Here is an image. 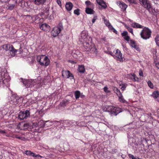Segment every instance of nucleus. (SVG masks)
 I'll use <instances>...</instances> for the list:
<instances>
[{
	"instance_id": "nucleus-1",
	"label": "nucleus",
	"mask_w": 159,
	"mask_h": 159,
	"mask_svg": "<svg viewBox=\"0 0 159 159\" xmlns=\"http://www.w3.org/2000/svg\"><path fill=\"white\" fill-rule=\"evenodd\" d=\"M79 40L83 43V46L86 51L94 55H96L97 51L94 44L92 43V38L88 36V33L83 31L80 34Z\"/></svg>"
},
{
	"instance_id": "nucleus-2",
	"label": "nucleus",
	"mask_w": 159,
	"mask_h": 159,
	"mask_svg": "<svg viewBox=\"0 0 159 159\" xmlns=\"http://www.w3.org/2000/svg\"><path fill=\"white\" fill-rule=\"evenodd\" d=\"M2 47L6 51H9L8 55L10 57L15 56L17 51V50L15 49L11 44H5L2 46Z\"/></svg>"
},
{
	"instance_id": "nucleus-3",
	"label": "nucleus",
	"mask_w": 159,
	"mask_h": 159,
	"mask_svg": "<svg viewBox=\"0 0 159 159\" xmlns=\"http://www.w3.org/2000/svg\"><path fill=\"white\" fill-rule=\"evenodd\" d=\"M37 60L42 66H47L49 64V59L47 56L44 55L38 56L37 57Z\"/></svg>"
},
{
	"instance_id": "nucleus-4",
	"label": "nucleus",
	"mask_w": 159,
	"mask_h": 159,
	"mask_svg": "<svg viewBox=\"0 0 159 159\" xmlns=\"http://www.w3.org/2000/svg\"><path fill=\"white\" fill-rule=\"evenodd\" d=\"M151 34V31L147 27H145L143 28L140 35L142 38L146 40L150 37Z\"/></svg>"
},
{
	"instance_id": "nucleus-5",
	"label": "nucleus",
	"mask_w": 159,
	"mask_h": 159,
	"mask_svg": "<svg viewBox=\"0 0 159 159\" xmlns=\"http://www.w3.org/2000/svg\"><path fill=\"white\" fill-rule=\"evenodd\" d=\"M30 116V113L28 110H26L25 111L20 112L18 115V117L20 120H23L25 119H26Z\"/></svg>"
},
{
	"instance_id": "nucleus-6",
	"label": "nucleus",
	"mask_w": 159,
	"mask_h": 159,
	"mask_svg": "<svg viewBox=\"0 0 159 159\" xmlns=\"http://www.w3.org/2000/svg\"><path fill=\"white\" fill-rule=\"evenodd\" d=\"M39 124H37L36 123L30 122L28 123H25L22 124L21 125L23 128L21 129L23 130H25L29 128H34V127H37Z\"/></svg>"
},
{
	"instance_id": "nucleus-7",
	"label": "nucleus",
	"mask_w": 159,
	"mask_h": 159,
	"mask_svg": "<svg viewBox=\"0 0 159 159\" xmlns=\"http://www.w3.org/2000/svg\"><path fill=\"white\" fill-rule=\"evenodd\" d=\"M22 98H20L19 97H17L15 95H12L11 97V100L10 102L13 105H16L19 102H21Z\"/></svg>"
},
{
	"instance_id": "nucleus-8",
	"label": "nucleus",
	"mask_w": 159,
	"mask_h": 159,
	"mask_svg": "<svg viewBox=\"0 0 159 159\" xmlns=\"http://www.w3.org/2000/svg\"><path fill=\"white\" fill-rule=\"evenodd\" d=\"M114 58L118 61H123V57H122V54L121 52L118 49H117L115 54L113 55Z\"/></svg>"
},
{
	"instance_id": "nucleus-9",
	"label": "nucleus",
	"mask_w": 159,
	"mask_h": 159,
	"mask_svg": "<svg viewBox=\"0 0 159 159\" xmlns=\"http://www.w3.org/2000/svg\"><path fill=\"white\" fill-rule=\"evenodd\" d=\"M62 76L64 78H70L71 80L74 79L73 75L68 70H63L62 71Z\"/></svg>"
},
{
	"instance_id": "nucleus-10",
	"label": "nucleus",
	"mask_w": 159,
	"mask_h": 159,
	"mask_svg": "<svg viewBox=\"0 0 159 159\" xmlns=\"http://www.w3.org/2000/svg\"><path fill=\"white\" fill-rule=\"evenodd\" d=\"M62 29V27L61 26L54 27L52 31V35L54 37H56L59 34Z\"/></svg>"
},
{
	"instance_id": "nucleus-11",
	"label": "nucleus",
	"mask_w": 159,
	"mask_h": 159,
	"mask_svg": "<svg viewBox=\"0 0 159 159\" xmlns=\"http://www.w3.org/2000/svg\"><path fill=\"white\" fill-rule=\"evenodd\" d=\"M125 77L128 80H131L134 82L138 81L139 78L134 73L129 74L126 75Z\"/></svg>"
},
{
	"instance_id": "nucleus-12",
	"label": "nucleus",
	"mask_w": 159,
	"mask_h": 159,
	"mask_svg": "<svg viewBox=\"0 0 159 159\" xmlns=\"http://www.w3.org/2000/svg\"><path fill=\"white\" fill-rule=\"evenodd\" d=\"M140 4L145 8L149 9L151 7V5L148 0H139Z\"/></svg>"
},
{
	"instance_id": "nucleus-13",
	"label": "nucleus",
	"mask_w": 159,
	"mask_h": 159,
	"mask_svg": "<svg viewBox=\"0 0 159 159\" xmlns=\"http://www.w3.org/2000/svg\"><path fill=\"white\" fill-rule=\"evenodd\" d=\"M111 110L110 111L112 113H114L115 116L117 115L121 111V109L120 108L112 106H111L108 107Z\"/></svg>"
},
{
	"instance_id": "nucleus-14",
	"label": "nucleus",
	"mask_w": 159,
	"mask_h": 159,
	"mask_svg": "<svg viewBox=\"0 0 159 159\" xmlns=\"http://www.w3.org/2000/svg\"><path fill=\"white\" fill-rule=\"evenodd\" d=\"M27 18V19H29L30 22L32 23L36 21H37L36 23H39V21L40 20V19L37 15H35L33 16H28Z\"/></svg>"
},
{
	"instance_id": "nucleus-15",
	"label": "nucleus",
	"mask_w": 159,
	"mask_h": 159,
	"mask_svg": "<svg viewBox=\"0 0 159 159\" xmlns=\"http://www.w3.org/2000/svg\"><path fill=\"white\" fill-rule=\"evenodd\" d=\"M40 28L44 31H48L50 29L49 25L46 23H44L39 25Z\"/></svg>"
},
{
	"instance_id": "nucleus-16",
	"label": "nucleus",
	"mask_w": 159,
	"mask_h": 159,
	"mask_svg": "<svg viewBox=\"0 0 159 159\" xmlns=\"http://www.w3.org/2000/svg\"><path fill=\"white\" fill-rule=\"evenodd\" d=\"M24 85L26 88L30 87V86L33 85V82L31 80H24L22 81Z\"/></svg>"
},
{
	"instance_id": "nucleus-17",
	"label": "nucleus",
	"mask_w": 159,
	"mask_h": 159,
	"mask_svg": "<svg viewBox=\"0 0 159 159\" xmlns=\"http://www.w3.org/2000/svg\"><path fill=\"white\" fill-rule=\"evenodd\" d=\"M116 3L117 4L121 9L122 11H125L126 10V9L127 7V5L124 2H122L119 1L117 2Z\"/></svg>"
},
{
	"instance_id": "nucleus-18",
	"label": "nucleus",
	"mask_w": 159,
	"mask_h": 159,
	"mask_svg": "<svg viewBox=\"0 0 159 159\" xmlns=\"http://www.w3.org/2000/svg\"><path fill=\"white\" fill-rule=\"evenodd\" d=\"M4 77L2 78V80L3 83L6 84L9 82L10 79L7 73H4Z\"/></svg>"
},
{
	"instance_id": "nucleus-19",
	"label": "nucleus",
	"mask_w": 159,
	"mask_h": 159,
	"mask_svg": "<svg viewBox=\"0 0 159 159\" xmlns=\"http://www.w3.org/2000/svg\"><path fill=\"white\" fill-rule=\"evenodd\" d=\"M73 7V5L71 2H67L66 3L65 5V7L66 10L68 11H70Z\"/></svg>"
},
{
	"instance_id": "nucleus-20",
	"label": "nucleus",
	"mask_w": 159,
	"mask_h": 159,
	"mask_svg": "<svg viewBox=\"0 0 159 159\" xmlns=\"http://www.w3.org/2000/svg\"><path fill=\"white\" fill-rule=\"evenodd\" d=\"M131 25L134 28H143V26L136 22H134L131 24Z\"/></svg>"
},
{
	"instance_id": "nucleus-21",
	"label": "nucleus",
	"mask_w": 159,
	"mask_h": 159,
	"mask_svg": "<svg viewBox=\"0 0 159 159\" xmlns=\"http://www.w3.org/2000/svg\"><path fill=\"white\" fill-rule=\"evenodd\" d=\"M97 3L102 7L105 8L107 7V5L105 2L102 0H96Z\"/></svg>"
},
{
	"instance_id": "nucleus-22",
	"label": "nucleus",
	"mask_w": 159,
	"mask_h": 159,
	"mask_svg": "<svg viewBox=\"0 0 159 159\" xmlns=\"http://www.w3.org/2000/svg\"><path fill=\"white\" fill-rule=\"evenodd\" d=\"M102 18L104 20L105 24L107 27H108L109 29L113 28L112 26L111 25V24L110 23L109 21L108 20L105 19L104 16H103Z\"/></svg>"
},
{
	"instance_id": "nucleus-23",
	"label": "nucleus",
	"mask_w": 159,
	"mask_h": 159,
	"mask_svg": "<svg viewBox=\"0 0 159 159\" xmlns=\"http://www.w3.org/2000/svg\"><path fill=\"white\" fill-rule=\"evenodd\" d=\"M45 2L46 0H34V3L37 5H42Z\"/></svg>"
},
{
	"instance_id": "nucleus-24",
	"label": "nucleus",
	"mask_w": 159,
	"mask_h": 159,
	"mask_svg": "<svg viewBox=\"0 0 159 159\" xmlns=\"http://www.w3.org/2000/svg\"><path fill=\"white\" fill-rule=\"evenodd\" d=\"M24 154L27 156L30 157H34V156L35 155V153H34L29 150H26L24 152Z\"/></svg>"
},
{
	"instance_id": "nucleus-25",
	"label": "nucleus",
	"mask_w": 159,
	"mask_h": 159,
	"mask_svg": "<svg viewBox=\"0 0 159 159\" xmlns=\"http://www.w3.org/2000/svg\"><path fill=\"white\" fill-rule=\"evenodd\" d=\"M85 12L88 14H92L94 13V11L91 8L87 7L85 9Z\"/></svg>"
},
{
	"instance_id": "nucleus-26",
	"label": "nucleus",
	"mask_w": 159,
	"mask_h": 159,
	"mask_svg": "<svg viewBox=\"0 0 159 159\" xmlns=\"http://www.w3.org/2000/svg\"><path fill=\"white\" fill-rule=\"evenodd\" d=\"M78 70L80 72L82 73H84L85 70L84 67L83 65L79 66Z\"/></svg>"
},
{
	"instance_id": "nucleus-27",
	"label": "nucleus",
	"mask_w": 159,
	"mask_h": 159,
	"mask_svg": "<svg viewBox=\"0 0 159 159\" xmlns=\"http://www.w3.org/2000/svg\"><path fill=\"white\" fill-rule=\"evenodd\" d=\"M117 96L118 97L119 100L120 102L123 103L125 102V100L124 99L121 93Z\"/></svg>"
},
{
	"instance_id": "nucleus-28",
	"label": "nucleus",
	"mask_w": 159,
	"mask_h": 159,
	"mask_svg": "<svg viewBox=\"0 0 159 159\" xmlns=\"http://www.w3.org/2000/svg\"><path fill=\"white\" fill-rule=\"evenodd\" d=\"M74 95L76 99L79 98L80 96V93L79 91H76L74 92Z\"/></svg>"
},
{
	"instance_id": "nucleus-29",
	"label": "nucleus",
	"mask_w": 159,
	"mask_h": 159,
	"mask_svg": "<svg viewBox=\"0 0 159 159\" xmlns=\"http://www.w3.org/2000/svg\"><path fill=\"white\" fill-rule=\"evenodd\" d=\"M125 27L126 28V29L128 30L129 32L131 33L133 35H134L133 29L131 27L127 25H125Z\"/></svg>"
},
{
	"instance_id": "nucleus-30",
	"label": "nucleus",
	"mask_w": 159,
	"mask_h": 159,
	"mask_svg": "<svg viewBox=\"0 0 159 159\" xmlns=\"http://www.w3.org/2000/svg\"><path fill=\"white\" fill-rule=\"evenodd\" d=\"M49 8L48 7H46L45 8V10H44V13L46 15V18H47L48 16L49 15Z\"/></svg>"
},
{
	"instance_id": "nucleus-31",
	"label": "nucleus",
	"mask_w": 159,
	"mask_h": 159,
	"mask_svg": "<svg viewBox=\"0 0 159 159\" xmlns=\"http://www.w3.org/2000/svg\"><path fill=\"white\" fill-rule=\"evenodd\" d=\"M152 96L155 99H156L159 97V93L157 91L154 92L152 93Z\"/></svg>"
},
{
	"instance_id": "nucleus-32",
	"label": "nucleus",
	"mask_w": 159,
	"mask_h": 159,
	"mask_svg": "<svg viewBox=\"0 0 159 159\" xmlns=\"http://www.w3.org/2000/svg\"><path fill=\"white\" fill-rule=\"evenodd\" d=\"M85 4L87 7L90 6L92 7H94V5L89 1H87L85 2Z\"/></svg>"
},
{
	"instance_id": "nucleus-33",
	"label": "nucleus",
	"mask_w": 159,
	"mask_h": 159,
	"mask_svg": "<svg viewBox=\"0 0 159 159\" xmlns=\"http://www.w3.org/2000/svg\"><path fill=\"white\" fill-rule=\"evenodd\" d=\"M130 44L131 46L135 49L137 48V46L136 45L135 42L133 40H130Z\"/></svg>"
},
{
	"instance_id": "nucleus-34",
	"label": "nucleus",
	"mask_w": 159,
	"mask_h": 159,
	"mask_svg": "<svg viewBox=\"0 0 159 159\" xmlns=\"http://www.w3.org/2000/svg\"><path fill=\"white\" fill-rule=\"evenodd\" d=\"M114 92L116 93L117 95H120V93H121L120 92V90H119L116 87H114L113 89Z\"/></svg>"
},
{
	"instance_id": "nucleus-35",
	"label": "nucleus",
	"mask_w": 159,
	"mask_h": 159,
	"mask_svg": "<svg viewBox=\"0 0 159 159\" xmlns=\"http://www.w3.org/2000/svg\"><path fill=\"white\" fill-rule=\"evenodd\" d=\"M148 84L150 88L153 89V85L150 81L149 80L148 82Z\"/></svg>"
},
{
	"instance_id": "nucleus-36",
	"label": "nucleus",
	"mask_w": 159,
	"mask_h": 159,
	"mask_svg": "<svg viewBox=\"0 0 159 159\" xmlns=\"http://www.w3.org/2000/svg\"><path fill=\"white\" fill-rule=\"evenodd\" d=\"M155 40L157 45L159 46V36H157L156 37Z\"/></svg>"
},
{
	"instance_id": "nucleus-37",
	"label": "nucleus",
	"mask_w": 159,
	"mask_h": 159,
	"mask_svg": "<svg viewBox=\"0 0 159 159\" xmlns=\"http://www.w3.org/2000/svg\"><path fill=\"white\" fill-rule=\"evenodd\" d=\"M129 157L132 159H142L141 158H139L138 157H134L133 155L130 154L129 155Z\"/></svg>"
},
{
	"instance_id": "nucleus-38",
	"label": "nucleus",
	"mask_w": 159,
	"mask_h": 159,
	"mask_svg": "<svg viewBox=\"0 0 159 159\" xmlns=\"http://www.w3.org/2000/svg\"><path fill=\"white\" fill-rule=\"evenodd\" d=\"M80 10L79 9H77L74 11V12L75 14L77 15H79L80 14Z\"/></svg>"
},
{
	"instance_id": "nucleus-39",
	"label": "nucleus",
	"mask_w": 159,
	"mask_h": 159,
	"mask_svg": "<svg viewBox=\"0 0 159 159\" xmlns=\"http://www.w3.org/2000/svg\"><path fill=\"white\" fill-rule=\"evenodd\" d=\"M120 86H121V89L122 90H125V88L126 87V84H122L121 85H120Z\"/></svg>"
},
{
	"instance_id": "nucleus-40",
	"label": "nucleus",
	"mask_w": 159,
	"mask_h": 159,
	"mask_svg": "<svg viewBox=\"0 0 159 159\" xmlns=\"http://www.w3.org/2000/svg\"><path fill=\"white\" fill-rule=\"evenodd\" d=\"M103 90L106 93H108L110 92V91L108 90V88L107 86H105Z\"/></svg>"
},
{
	"instance_id": "nucleus-41",
	"label": "nucleus",
	"mask_w": 159,
	"mask_h": 159,
	"mask_svg": "<svg viewBox=\"0 0 159 159\" xmlns=\"http://www.w3.org/2000/svg\"><path fill=\"white\" fill-rule=\"evenodd\" d=\"M40 124V127H43L45 126V123H44L43 121H40L38 123V124Z\"/></svg>"
},
{
	"instance_id": "nucleus-42",
	"label": "nucleus",
	"mask_w": 159,
	"mask_h": 159,
	"mask_svg": "<svg viewBox=\"0 0 159 159\" xmlns=\"http://www.w3.org/2000/svg\"><path fill=\"white\" fill-rule=\"evenodd\" d=\"M124 38L125 40L127 41H129L130 39V37L128 35L124 37Z\"/></svg>"
},
{
	"instance_id": "nucleus-43",
	"label": "nucleus",
	"mask_w": 159,
	"mask_h": 159,
	"mask_svg": "<svg viewBox=\"0 0 159 159\" xmlns=\"http://www.w3.org/2000/svg\"><path fill=\"white\" fill-rule=\"evenodd\" d=\"M128 34V33L126 31H124L121 34L122 35L123 37H124L127 35Z\"/></svg>"
},
{
	"instance_id": "nucleus-44",
	"label": "nucleus",
	"mask_w": 159,
	"mask_h": 159,
	"mask_svg": "<svg viewBox=\"0 0 159 159\" xmlns=\"http://www.w3.org/2000/svg\"><path fill=\"white\" fill-rule=\"evenodd\" d=\"M125 1H128V2L130 3H135V1L134 0H125Z\"/></svg>"
},
{
	"instance_id": "nucleus-45",
	"label": "nucleus",
	"mask_w": 159,
	"mask_h": 159,
	"mask_svg": "<svg viewBox=\"0 0 159 159\" xmlns=\"http://www.w3.org/2000/svg\"><path fill=\"white\" fill-rule=\"evenodd\" d=\"M97 17L96 16H94L93 17V18L92 20V22L93 23H94L95 22V20L97 19Z\"/></svg>"
},
{
	"instance_id": "nucleus-46",
	"label": "nucleus",
	"mask_w": 159,
	"mask_h": 159,
	"mask_svg": "<svg viewBox=\"0 0 159 159\" xmlns=\"http://www.w3.org/2000/svg\"><path fill=\"white\" fill-rule=\"evenodd\" d=\"M112 28H109V29L110 30H113V32L115 34H117V31L113 27V26Z\"/></svg>"
},
{
	"instance_id": "nucleus-47",
	"label": "nucleus",
	"mask_w": 159,
	"mask_h": 159,
	"mask_svg": "<svg viewBox=\"0 0 159 159\" xmlns=\"http://www.w3.org/2000/svg\"><path fill=\"white\" fill-rule=\"evenodd\" d=\"M139 74L140 76H143V72L141 70H139Z\"/></svg>"
},
{
	"instance_id": "nucleus-48",
	"label": "nucleus",
	"mask_w": 159,
	"mask_h": 159,
	"mask_svg": "<svg viewBox=\"0 0 159 159\" xmlns=\"http://www.w3.org/2000/svg\"><path fill=\"white\" fill-rule=\"evenodd\" d=\"M57 4L60 6H61V2L60 0H57Z\"/></svg>"
},
{
	"instance_id": "nucleus-49",
	"label": "nucleus",
	"mask_w": 159,
	"mask_h": 159,
	"mask_svg": "<svg viewBox=\"0 0 159 159\" xmlns=\"http://www.w3.org/2000/svg\"><path fill=\"white\" fill-rule=\"evenodd\" d=\"M34 157H40V158L42 157L40 155H38V154H36L35 153V155H34Z\"/></svg>"
},
{
	"instance_id": "nucleus-50",
	"label": "nucleus",
	"mask_w": 159,
	"mask_h": 159,
	"mask_svg": "<svg viewBox=\"0 0 159 159\" xmlns=\"http://www.w3.org/2000/svg\"><path fill=\"white\" fill-rule=\"evenodd\" d=\"M27 102H28L29 103H32L33 102L32 101V99H29L27 100Z\"/></svg>"
},
{
	"instance_id": "nucleus-51",
	"label": "nucleus",
	"mask_w": 159,
	"mask_h": 159,
	"mask_svg": "<svg viewBox=\"0 0 159 159\" xmlns=\"http://www.w3.org/2000/svg\"><path fill=\"white\" fill-rule=\"evenodd\" d=\"M14 6H15V5H12L11 6H10L9 7V9H10V10H12V9L14 7Z\"/></svg>"
},
{
	"instance_id": "nucleus-52",
	"label": "nucleus",
	"mask_w": 159,
	"mask_h": 159,
	"mask_svg": "<svg viewBox=\"0 0 159 159\" xmlns=\"http://www.w3.org/2000/svg\"><path fill=\"white\" fill-rule=\"evenodd\" d=\"M107 53L111 55L112 56H113L114 54L111 51H108Z\"/></svg>"
},
{
	"instance_id": "nucleus-53",
	"label": "nucleus",
	"mask_w": 159,
	"mask_h": 159,
	"mask_svg": "<svg viewBox=\"0 0 159 159\" xmlns=\"http://www.w3.org/2000/svg\"><path fill=\"white\" fill-rule=\"evenodd\" d=\"M156 66L157 68L159 69V62L156 63Z\"/></svg>"
},
{
	"instance_id": "nucleus-54",
	"label": "nucleus",
	"mask_w": 159,
	"mask_h": 159,
	"mask_svg": "<svg viewBox=\"0 0 159 159\" xmlns=\"http://www.w3.org/2000/svg\"><path fill=\"white\" fill-rule=\"evenodd\" d=\"M5 132L4 130H0V133L1 134H4Z\"/></svg>"
},
{
	"instance_id": "nucleus-55",
	"label": "nucleus",
	"mask_w": 159,
	"mask_h": 159,
	"mask_svg": "<svg viewBox=\"0 0 159 159\" xmlns=\"http://www.w3.org/2000/svg\"><path fill=\"white\" fill-rule=\"evenodd\" d=\"M157 116L159 117V109L157 110Z\"/></svg>"
},
{
	"instance_id": "nucleus-56",
	"label": "nucleus",
	"mask_w": 159,
	"mask_h": 159,
	"mask_svg": "<svg viewBox=\"0 0 159 159\" xmlns=\"http://www.w3.org/2000/svg\"><path fill=\"white\" fill-rule=\"evenodd\" d=\"M80 96H81V97L82 98V97H84V95H80Z\"/></svg>"
},
{
	"instance_id": "nucleus-57",
	"label": "nucleus",
	"mask_w": 159,
	"mask_h": 159,
	"mask_svg": "<svg viewBox=\"0 0 159 159\" xmlns=\"http://www.w3.org/2000/svg\"><path fill=\"white\" fill-rule=\"evenodd\" d=\"M3 74L2 73V75H3Z\"/></svg>"
},
{
	"instance_id": "nucleus-58",
	"label": "nucleus",
	"mask_w": 159,
	"mask_h": 159,
	"mask_svg": "<svg viewBox=\"0 0 159 159\" xmlns=\"http://www.w3.org/2000/svg\"><path fill=\"white\" fill-rule=\"evenodd\" d=\"M48 121H46V122H48Z\"/></svg>"
}]
</instances>
